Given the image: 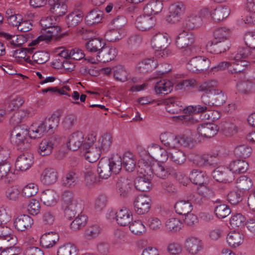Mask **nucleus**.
I'll return each instance as SVG.
<instances>
[{"label": "nucleus", "instance_id": "nucleus-15", "mask_svg": "<svg viewBox=\"0 0 255 255\" xmlns=\"http://www.w3.org/2000/svg\"><path fill=\"white\" fill-rule=\"evenodd\" d=\"M109 215L113 217V218L116 215L118 224L122 226L128 225L132 219L131 212L127 209H121L116 213L114 211H111Z\"/></svg>", "mask_w": 255, "mask_h": 255}, {"label": "nucleus", "instance_id": "nucleus-27", "mask_svg": "<svg viewBox=\"0 0 255 255\" xmlns=\"http://www.w3.org/2000/svg\"><path fill=\"white\" fill-rule=\"evenodd\" d=\"M231 45V42L229 40H213L208 44V46L210 47L211 50V52L217 54L224 52L229 49Z\"/></svg>", "mask_w": 255, "mask_h": 255}, {"label": "nucleus", "instance_id": "nucleus-58", "mask_svg": "<svg viewBox=\"0 0 255 255\" xmlns=\"http://www.w3.org/2000/svg\"><path fill=\"white\" fill-rule=\"evenodd\" d=\"M243 194L244 192L238 189L232 191L227 195L228 201L232 205H237L242 201Z\"/></svg>", "mask_w": 255, "mask_h": 255}, {"label": "nucleus", "instance_id": "nucleus-52", "mask_svg": "<svg viewBox=\"0 0 255 255\" xmlns=\"http://www.w3.org/2000/svg\"><path fill=\"white\" fill-rule=\"evenodd\" d=\"M0 239L6 243H16L15 237L11 234V230L5 225H0Z\"/></svg>", "mask_w": 255, "mask_h": 255}, {"label": "nucleus", "instance_id": "nucleus-37", "mask_svg": "<svg viewBox=\"0 0 255 255\" xmlns=\"http://www.w3.org/2000/svg\"><path fill=\"white\" fill-rule=\"evenodd\" d=\"M230 12V10L228 7L219 6L212 12H210V16H211L215 21L220 22L227 18Z\"/></svg>", "mask_w": 255, "mask_h": 255}, {"label": "nucleus", "instance_id": "nucleus-12", "mask_svg": "<svg viewBox=\"0 0 255 255\" xmlns=\"http://www.w3.org/2000/svg\"><path fill=\"white\" fill-rule=\"evenodd\" d=\"M214 179L219 182H231L234 179V175L228 168L219 167L212 172Z\"/></svg>", "mask_w": 255, "mask_h": 255}, {"label": "nucleus", "instance_id": "nucleus-39", "mask_svg": "<svg viewBox=\"0 0 255 255\" xmlns=\"http://www.w3.org/2000/svg\"><path fill=\"white\" fill-rule=\"evenodd\" d=\"M217 205L215 206L214 213L216 217L219 219H223L227 217L231 213L229 207L225 204H221L219 199L213 201Z\"/></svg>", "mask_w": 255, "mask_h": 255}, {"label": "nucleus", "instance_id": "nucleus-31", "mask_svg": "<svg viewBox=\"0 0 255 255\" xmlns=\"http://www.w3.org/2000/svg\"><path fill=\"white\" fill-rule=\"evenodd\" d=\"M113 138L111 134L105 133L100 137L95 145L102 152H107L110 150Z\"/></svg>", "mask_w": 255, "mask_h": 255}, {"label": "nucleus", "instance_id": "nucleus-10", "mask_svg": "<svg viewBox=\"0 0 255 255\" xmlns=\"http://www.w3.org/2000/svg\"><path fill=\"white\" fill-rule=\"evenodd\" d=\"M61 31L60 27L56 24L48 27L47 29L42 32V34L39 36L36 39L33 40L31 42L32 45H36L39 43L40 41H46L47 42L50 41L53 37L57 39L59 37V34Z\"/></svg>", "mask_w": 255, "mask_h": 255}, {"label": "nucleus", "instance_id": "nucleus-38", "mask_svg": "<svg viewBox=\"0 0 255 255\" xmlns=\"http://www.w3.org/2000/svg\"><path fill=\"white\" fill-rule=\"evenodd\" d=\"M105 45L106 43L104 40L101 38H97L92 39L87 41L85 46L89 52L92 53H96V54H98L99 52L101 50Z\"/></svg>", "mask_w": 255, "mask_h": 255}, {"label": "nucleus", "instance_id": "nucleus-50", "mask_svg": "<svg viewBox=\"0 0 255 255\" xmlns=\"http://www.w3.org/2000/svg\"><path fill=\"white\" fill-rule=\"evenodd\" d=\"M103 17L102 11L97 9H94L87 14L85 20L88 24L93 25L100 22Z\"/></svg>", "mask_w": 255, "mask_h": 255}, {"label": "nucleus", "instance_id": "nucleus-16", "mask_svg": "<svg viewBox=\"0 0 255 255\" xmlns=\"http://www.w3.org/2000/svg\"><path fill=\"white\" fill-rule=\"evenodd\" d=\"M33 163V155L28 152L20 154L17 158L15 166L19 170L24 171L28 169Z\"/></svg>", "mask_w": 255, "mask_h": 255}, {"label": "nucleus", "instance_id": "nucleus-53", "mask_svg": "<svg viewBox=\"0 0 255 255\" xmlns=\"http://www.w3.org/2000/svg\"><path fill=\"white\" fill-rule=\"evenodd\" d=\"M107 160L109 163L112 172L115 174L119 173L123 167L122 159L121 156L116 155Z\"/></svg>", "mask_w": 255, "mask_h": 255}, {"label": "nucleus", "instance_id": "nucleus-60", "mask_svg": "<svg viewBox=\"0 0 255 255\" xmlns=\"http://www.w3.org/2000/svg\"><path fill=\"white\" fill-rule=\"evenodd\" d=\"M252 152V148L245 144L237 146L235 149V153L237 156L245 158L249 157Z\"/></svg>", "mask_w": 255, "mask_h": 255}, {"label": "nucleus", "instance_id": "nucleus-57", "mask_svg": "<svg viewBox=\"0 0 255 255\" xmlns=\"http://www.w3.org/2000/svg\"><path fill=\"white\" fill-rule=\"evenodd\" d=\"M88 218L84 214H79L71 223L70 227L74 231L79 230L84 227L87 223Z\"/></svg>", "mask_w": 255, "mask_h": 255}, {"label": "nucleus", "instance_id": "nucleus-21", "mask_svg": "<svg viewBox=\"0 0 255 255\" xmlns=\"http://www.w3.org/2000/svg\"><path fill=\"white\" fill-rule=\"evenodd\" d=\"M202 247L201 241L196 237H188L185 241L186 250L191 255L198 254L201 251Z\"/></svg>", "mask_w": 255, "mask_h": 255}, {"label": "nucleus", "instance_id": "nucleus-20", "mask_svg": "<svg viewBox=\"0 0 255 255\" xmlns=\"http://www.w3.org/2000/svg\"><path fill=\"white\" fill-rule=\"evenodd\" d=\"M59 236L55 232H49L43 234L40 239V245L44 248H52L59 241Z\"/></svg>", "mask_w": 255, "mask_h": 255}, {"label": "nucleus", "instance_id": "nucleus-26", "mask_svg": "<svg viewBox=\"0 0 255 255\" xmlns=\"http://www.w3.org/2000/svg\"><path fill=\"white\" fill-rule=\"evenodd\" d=\"M132 186V181L125 177L119 178L117 182V188L118 193L121 196L124 197L128 196Z\"/></svg>", "mask_w": 255, "mask_h": 255}, {"label": "nucleus", "instance_id": "nucleus-49", "mask_svg": "<svg viewBox=\"0 0 255 255\" xmlns=\"http://www.w3.org/2000/svg\"><path fill=\"white\" fill-rule=\"evenodd\" d=\"M135 188L140 191L146 192L151 187L150 179L147 176H138L134 181Z\"/></svg>", "mask_w": 255, "mask_h": 255}, {"label": "nucleus", "instance_id": "nucleus-59", "mask_svg": "<svg viewBox=\"0 0 255 255\" xmlns=\"http://www.w3.org/2000/svg\"><path fill=\"white\" fill-rule=\"evenodd\" d=\"M169 158L175 164L181 165L186 160L185 153L181 150H177L169 152Z\"/></svg>", "mask_w": 255, "mask_h": 255}, {"label": "nucleus", "instance_id": "nucleus-5", "mask_svg": "<svg viewBox=\"0 0 255 255\" xmlns=\"http://www.w3.org/2000/svg\"><path fill=\"white\" fill-rule=\"evenodd\" d=\"M214 191L210 187L201 186L198 188L197 192L189 194L187 198L191 204L201 206L208 199L215 196Z\"/></svg>", "mask_w": 255, "mask_h": 255}, {"label": "nucleus", "instance_id": "nucleus-63", "mask_svg": "<svg viewBox=\"0 0 255 255\" xmlns=\"http://www.w3.org/2000/svg\"><path fill=\"white\" fill-rule=\"evenodd\" d=\"M247 218L242 214L237 213L234 215L230 219V224L233 228L242 227L246 224Z\"/></svg>", "mask_w": 255, "mask_h": 255}, {"label": "nucleus", "instance_id": "nucleus-23", "mask_svg": "<svg viewBox=\"0 0 255 255\" xmlns=\"http://www.w3.org/2000/svg\"><path fill=\"white\" fill-rule=\"evenodd\" d=\"M166 111L171 114H176L182 112L183 104L177 98L171 97L165 101Z\"/></svg>", "mask_w": 255, "mask_h": 255}, {"label": "nucleus", "instance_id": "nucleus-47", "mask_svg": "<svg viewBox=\"0 0 255 255\" xmlns=\"http://www.w3.org/2000/svg\"><path fill=\"white\" fill-rule=\"evenodd\" d=\"M97 172L100 178L105 179H108L113 173L107 160H101L99 161Z\"/></svg>", "mask_w": 255, "mask_h": 255}, {"label": "nucleus", "instance_id": "nucleus-41", "mask_svg": "<svg viewBox=\"0 0 255 255\" xmlns=\"http://www.w3.org/2000/svg\"><path fill=\"white\" fill-rule=\"evenodd\" d=\"M102 153L99 148L95 145V147H92L85 150H82V153L84 156L85 159L89 162L94 163L97 161L100 157Z\"/></svg>", "mask_w": 255, "mask_h": 255}, {"label": "nucleus", "instance_id": "nucleus-54", "mask_svg": "<svg viewBox=\"0 0 255 255\" xmlns=\"http://www.w3.org/2000/svg\"><path fill=\"white\" fill-rule=\"evenodd\" d=\"M183 226L182 222L179 219L175 218H170L165 223L166 229L172 232L179 231Z\"/></svg>", "mask_w": 255, "mask_h": 255}, {"label": "nucleus", "instance_id": "nucleus-28", "mask_svg": "<svg viewBox=\"0 0 255 255\" xmlns=\"http://www.w3.org/2000/svg\"><path fill=\"white\" fill-rule=\"evenodd\" d=\"M79 175L74 171H70L62 177V184L65 188H73L79 183Z\"/></svg>", "mask_w": 255, "mask_h": 255}, {"label": "nucleus", "instance_id": "nucleus-7", "mask_svg": "<svg viewBox=\"0 0 255 255\" xmlns=\"http://www.w3.org/2000/svg\"><path fill=\"white\" fill-rule=\"evenodd\" d=\"M196 49L194 50V55H192L191 53L187 55L193 56L187 64V68L193 72H201L207 69L210 65V60L205 56H197Z\"/></svg>", "mask_w": 255, "mask_h": 255}, {"label": "nucleus", "instance_id": "nucleus-51", "mask_svg": "<svg viewBox=\"0 0 255 255\" xmlns=\"http://www.w3.org/2000/svg\"><path fill=\"white\" fill-rule=\"evenodd\" d=\"M101 228L97 224L88 226L85 230L84 237L88 240L97 238L101 233Z\"/></svg>", "mask_w": 255, "mask_h": 255}, {"label": "nucleus", "instance_id": "nucleus-36", "mask_svg": "<svg viewBox=\"0 0 255 255\" xmlns=\"http://www.w3.org/2000/svg\"><path fill=\"white\" fill-rule=\"evenodd\" d=\"M54 139L52 138L42 140L39 145L38 152L41 156L50 154L54 148Z\"/></svg>", "mask_w": 255, "mask_h": 255}, {"label": "nucleus", "instance_id": "nucleus-4", "mask_svg": "<svg viewBox=\"0 0 255 255\" xmlns=\"http://www.w3.org/2000/svg\"><path fill=\"white\" fill-rule=\"evenodd\" d=\"M195 42V36L191 32L183 30L176 37L175 44L179 49H185L184 54L188 55L191 53L194 55V50L199 48L192 46Z\"/></svg>", "mask_w": 255, "mask_h": 255}, {"label": "nucleus", "instance_id": "nucleus-32", "mask_svg": "<svg viewBox=\"0 0 255 255\" xmlns=\"http://www.w3.org/2000/svg\"><path fill=\"white\" fill-rule=\"evenodd\" d=\"M40 199L45 205L54 206L57 203L58 196L54 190L47 189L42 192Z\"/></svg>", "mask_w": 255, "mask_h": 255}, {"label": "nucleus", "instance_id": "nucleus-13", "mask_svg": "<svg viewBox=\"0 0 255 255\" xmlns=\"http://www.w3.org/2000/svg\"><path fill=\"white\" fill-rule=\"evenodd\" d=\"M185 7L181 2L172 4L169 8V14L167 18L169 22L175 23L181 19V14L184 12Z\"/></svg>", "mask_w": 255, "mask_h": 255}, {"label": "nucleus", "instance_id": "nucleus-2", "mask_svg": "<svg viewBox=\"0 0 255 255\" xmlns=\"http://www.w3.org/2000/svg\"><path fill=\"white\" fill-rule=\"evenodd\" d=\"M59 123V118L56 114L50 117H46L44 121L39 125H32L30 135L34 138H40L44 134L50 131L53 132V129L56 128Z\"/></svg>", "mask_w": 255, "mask_h": 255}, {"label": "nucleus", "instance_id": "nucleus-35", "mask_svg": "<svg viewBox=\"0 0 255 255\" xmlns=\"http://www.w3.org/2000/svg\"><path fill=\"white\" fill-rule=\"evenodd\" d=\"M158 63L153 58L144 59L139 62L137 68L140 73H146L152 71L157 66Z\"/></svg>", "mask_w": 255, "mask_h": 255}, {"label": "nucleus", "instance_id": "nucleus-11", "mask_svg": "<svg viewBox=\"0 0 255 255\" xmlns=\"http://www.w3.org/2000/svg\"><path fill=\"white\" fill-rule=\"evenodd\" d=\"M151 205V200L148 197L139 195L134 202V211L138 215L147 213L150 209Z\"/></svg>", "mask_w": 255, "mask_h": 255}, {"label": "nucleus", "instance_id": "nucleus-6", "mask_svg": "<svg viewBox=\"0 0 255 255\" xmlns=\"http://www.w3.org/2000/svg\"><path fill=\"white\" fill-rule=\"evenodd\" d=\"M31 131V127L28 129L25 125L15 127L10 134L11 142L17 146H19L20 148H25V147L24 146L25 143H27V136L28 135L31 138H36L30 135Z\"/></svg>", "mask_w": 255, "mask_h": 255}, {"label": "nucleus", "instance_id": "nucleus-9", "mask_svg": "<svg viewBox=\"0 0 255 255\" xmlns=\"http://www.w3.org/2000/svg\"><path fill=\"white\" fill-rule=\"evenodd\" d=\"M152 172L156 177L166 179L169 176H175L177 170L169 163L162 162H157L153 164Z\"/></svg>", "mask_w": 255, "mask_h": 255}, {"label": "nucleus", "instance_id": "nucleus-8", "mask_svg": "<svg viewBox=\"0 0 255 255\" xmlns=\"http://www.w3.org/2000/svg\"><path fill=\"white\" fill-rule=\"evenodd\" d=\"M117 54V50L116 48L105 45L95 57L86 56L85 60L92 64H95L98 62L105 63L113 60Z\"/></svg>", "mask_w": 255, "mask_h": 255}, {"label": "nucleus", "instance_id": "nucleus-24", "mask_svg": "<svg viewBox=\"0 0 255 255\" xmlns=\"http://www.w3.org/2000/svg\"><path fill=\"white\" fill-rule=\"evenodd\" d=\"M33 219L27 215L18 216L14 220V225L18 231H24L29 229L33 224Z\"/></svg>", "mask_w": 255, "mask_h": 255}, {"label": "nucleus", "instance_id": "nucleus-33", "mask_svg": "<svg viewBox=\"0 0 255 255\" xmlns=\"http://www.w3.org/2000/svg\"><path fill=\"white\" fill-rule=\"evenodd\" d=\"M163 3L159 0H152L147 3L143 8L144 14L148 15L156 14L163 9Z\"/></svg>", "mask_w": 255, "mask_h": 255}, {"label": "nucleus", "instance_id": "nucleus-29", "mask_svg": "<svg viewBox=\"0 0 255 255\" xmlns=\"http://www.w3.org/2000/svg\"><path fill=\"white\" fill-rule=\"evenodd\" d=\"M58 177V173L55 169L47 168L41 174L40 180L43 184L50 185L57 181Z\"/></svg>", "mask_w": 255, "mask_h": 255}, {"label": "nucleus", "instance_id": "nucleus-22", "mask_svg": "<svg viewBox=\"0 0 255 255\" xmlns=\"http://www.w3.org/2000/svg\"><path fill=\"white\" fill-rule=\"evenodd\" d=\"M84 141V134L82 132L77 131L73 132L69 137L68 142V148L73 151H75L83 146Z\"/></svg>", "mask_w": 255, "mask_h": 255}, {"label": "nucleus", "instance_id": "nucleus-14", "mask_svg": "<svg viewBox=\"0 0 255 255\" xmlns=\"http://www.w3.org/2000/svg\"><path fill=\"white\" fill-rule=\"evenodd\" d=\"M198 134L207 138L214 136L219 130L218 126L213 123H204L199 125L197 128Z\"/></svg>", "mask_w": 255, "mask_h": 255}, {"label": "nucleus", "instance_id": "nucleus-40", "mask_svg": "<svg viewBox=\"0 0 255 255\" xmlns=\"http://www.w3.org/2000/svg\"><path fill=\"white\" fill-rule=\"evenodd\" d=\"M249 165L244 160H236L233 161L230 164L229 170L234 174L243 173L248 170Z\"/></svg>", "mask_w": 255, "mask_h": 255}, {"label": "nucleus", "instance_id": "nucleus-61", "mask_svg": "<svg viewBox=\"0 0 255 255\" xmlns=\"http://www.w3.org/2000/svg\"><path fill=\"white\" fill-rule=\"evenodd\" d=\"M49 53L46 51H37L35 52L32 56L33 61L38 64H42L46 63L49 59Z\"/></svg>", "mask_w": 255, "mask_h": 255}, {"label": "nucleus", "instance_id": "nucleus-17", "mask_svg": "<svg viewBox=\"0 0 255 255\" xmlns=\"http://www.w3.org/2000/svg\"><path fill=\"white\" fill-rule=\"evenodd\" d=\"M66 0H49V10L55 16L59 17L65 14L67 11Z\"/></svg>", "mask_w": 255, "mask_h": 255}, {"label": "nucleus", "instance_id": "nucleus-56", "mask_svg": "<svg viewBox=\"0 0 255 255\" xmlns=\"http://www.w3.org/2000/svg\"><path fill=\"white\" fill-rule=\"evenodd\" d=\"M237 187L239 190L246 191L252 188L253 184L252 180L246 176L239 177L236 182Z\"/></svg>", "mask_w": 255, "mask_h": 255}, {"label": "nucleus", "instance_id": "nucleus-42", "mask_svg": "<svg viewBox=\"0 0 255 255\" xmlns=\"http://www.w3.org/2000/svg\"><path fill=\"white\" fill-rule=\"evenodd\" d=\"M217 80L210 79L199 83L197 89L199 91L203 92L206 94H211L217 89Z\"/></svg>", "mask_w": 255, "mask_h": 255}, {"label": "nucleus", "instance_id": "nucleus-34", "mask_svg": "<svg viewBox=\"0 0 255 255\" xmlns=\"http://www.w3.org/2000/svg\"><path fill=\"white\" fill-rule=\"evenodd\" d=\"M172 89V83L165 79H162L156 82L154 86V91L157 95H167L171 92Z\"/></svg>", "mask_w": 255, "mask_h": 255}, {"label": "nucleus", "instance_id": "nucleus-18", "mask_svg": "<svg viewBox=\"0 0 255 255\" xmlns=\"http://www.w3.org/2000/svg\"><path fill=\"white\" fill-rule=\"evenodd\" d=\"M155 17L145 14L138 16L135 22L137 28L142 31L149 29L155 25Z\"/></svg>", "mask_w": 255, "mask_h": 255}, {"label": "nucleus", "instance_id": "nucleus-46", "mask_svg": "<svg viewBox=\"0 0 255 255\" xmlns=\"http://www.w3.org/2000/svg\"><path fill=\"white\" fill-rule=\"evenodd\" d=\"M122 159L123 167L128 172L132 171L135 167L136 162L133 155L130 152L124 153Z\"/></svg>", "mask_w": 255, "mask_h": 255}, {"label": "nucleus", "instance_id": "nucleus-48", "mask_svg": "<svg viewBox=\"0 0 255 255\" xmlns=\"http://www.w3.org/2000/svg\"><path fill=\"white\" fill-rule=\"evenodd\" d=\"M84 13L82 11L77 10L70 13L67 19L68 27H73L80 23L83 19Z\"/></svg>", "mask_w": 255, "mask_h": 255}, {"label": "nucleus", "instance_id": "nucleus-55", "mask_svg": "<svg viewBox=\"0 0 255 255\" xmlns=\"http://www.w3.org/2000/svg\"><path fill=\"white\" fill-rule=\"evenodd\" d=\"M128 72L123 66H118L114 68V76L117 81L124 82L128 80Z\"/></svg>", "mask_w": 255, "mask_h": 255}, {"label": "nucleus", "instance_id": "nucleus-43", "mask_svg": "<svg viewBox=\"0 0 255 255\" xmlns=\"http://www.w3.org/2000/svg\"><path fill=\"white\" fill-rule=\"evenodd\" d=\"M243 240V234L235 231L230 232L227 237V241L229 245L233 248L241 245Z\"/></svg>", "mask_w": 255, "mask_h": 255}, {"label": "nucleus", "instance_id": "nucleus-25", "mask_svg": "<svg viewBox=\"0 0 255 255\" xmlns=\"http://www.w3.org/2000/svg\"><path fill=\"white\" fill-rule=\"evenodd\" d=\"M169 35L166 33H158L152 38L151 44L155 49L164 48L167 47L170 42L168 41Z\"/></svg>", "mask_w": 255, "mask_h": 255}, {"label": "nucleus", "instance_id": "nucleus-45", "mask_svg": "<svg viewBox=\"0 0 255 255\" xmlns=\"http://www.w3.org/2000/svg\"><path fill=\"white\" fill-rule=\"evenodd\" d=\"M189 179L193 184L201 186L205 183L207 177L204 172L193 169L189 174Z\"/></svg>", "mask_w": 255, "mask_h": 255}, {"label": "nucleus", "instance_id": "nucleus-3", "mask_svg": "<svg viewBox=\"0 0 255 255\" xmlns=\"http://www.w3.org/2000/svg\"><path fill=\"white\" fill-rule=\"evenodd\" d=\"M210 11L204 8L198 11L190 13L183 23V26L188 30H194L200 27L204 21L210 17Z\"/></svg>", "mask_w": 255, "mask_h": 255}, {"label": "nucleus", "instance_id": "nucleus-30", "mask_svg": "<svg viewBox=\"0 0 255 255\" xmlns=\"http://www.w3.org/2000/svg\"><path fill=\"white\" fill-rule=\"evenodd\" d=\"M194 106H189L185 107L183 105V109L182 110L185 115H181L176 117V118L183 122V123L188 126L195 124L197 120L195 119L193 116H190L191 114H195Z\"/></svg>", "mask_w": 255, "mask_h": 255}, {"label": "nucleus", "instance_id": "nucleus-1", "mask_svg": "<svg viewBox=\"0 0 255 255\" xmlns=\"http://www.w3.org/2000/svg\"><path fill=\"white\" fill-rule=\"evenodd\" d=\"M255 55L247 47L239 48L237 51L230 57L231 62V73L243 72L250 62H255Z\"/></svg>", "mask_w": 255, "mask_h": 255}, {"label": "nucleus", "instance_id": "nucleus-62", "mask_svg": "<svg viewBox=\"0 0 255 255\" xmlns=\"http://www.w3.org/2000/svg\"><path fill=\"white\" fill-rule=\"evenodd\" d=\"M227 97L225 93L220 90L217 89L214 92L213 106H221L225 103Z\"/></svg>", "mask_w": 255, "mask_h": 255}, {"label": "nucleus", "instance_id": "nucleus-19", "mask_svg": "<svg viewBox=\"0 0 255 255\" xmlns=\"http://www.w3.org/2000/svg\"><path fill=\"white\" fill-rule=\"evenodd\" d=\"M179 135H175L170 132H164L161 134V142L168 148H176L180 146Z\"/></svg>", "mask_w": 255, "mask_h": 255}, {"label": "nucleus", "instance_id": "nucleus-64", "mask_svg": "<svg viewBox=\"0 0 255 255\" xmlns=\"http://www.w3.org/2000/svg\"><path fill=\"white\" fill-rule=\"evenodd\" d=\"M76 248L71 244H68L63 245L58 249L57 255H76Z\"/></svg>", "mask_w": 255, "mask_h": 255}, {"label": "nucleus", "instance_id": "nucleus-44", "mask_svg": "<svg viewBox=\"0 0 255 255\" xmlns=\"http://www.w3.org/2000/svg\"><path fill=\"white\" fill-rule=\"evenodd\" d=\"M174 208L178 214L185 215L191 212L192 205L188 199L187 201L181 200L176 203Z\"/></svg>", "mask_w": 255, "mask_h": 255}]
</instances>
